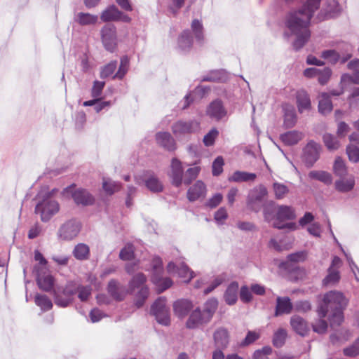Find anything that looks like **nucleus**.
I'll return each mask as SVG.
<instances>
[{
    "mask_svg": "<svg viewBox=\"0 0 359 359\" xmlns=\"http://www.w3.org/2000/svg\"><path fill=\"white\" fill-rule=\"evenodd\" d=\"M347 305V299L338 291H330L323 295L317 313L318 317L327 316L330 327L334 328L344 321V310Z\"/></svg>",
    "mask_w": 359,
    "mask_h": 359,
    "instance_id": "nucleus-2",
    "label": "nucleus"
},
{
    "mask_svg": "<svg viewBox=\"0 0 359 359\" xmlns=\"http://www.w3.org/2000/svg\"><path fill=\"white\" fill-rule=\"evenodd\" d=\"M321 0H305L301 8L290 12L286 19V26L296 36L293 43L295 50L302 48L310 38V20L319 8Z\"/></svg>",
    "mask_w": 359,
    "mask_h": 359,
    "instance_id": "nucleus-1",
    "label": "nucleus"
},
{
    "mask_svg": "<svg viewBox=\"0 0 359 359\" xmlns=\"http://www.w3.org/2000/svg\"><path fill=\"white\" fill-rule=\"evenodd\" d=\"M325 317H319L312 323L313 330L318 334H324L327 332L328 325L325 320Z\"/></svg>",
    "mask_w": 359,
    "mask_h": 359,
    "instance_id": "nucleus-46",
    "label": "nucleus"
},
{
    "mask_svg": "<svg viewBox=\"0 0 359 359\" xmlns=\"http://www.w3.org/2000/svg\"><path fill=\"white\" fill-rule=\"evenodd\" d=\"M226 74L222 70H215L203 78L204 81H224L226 80Z\"/></svg>",
    "mask_w": 359,
    "mask_h": 359,
    "instance_id": "nucleus-45",
    "label": "nucleus"
},
{
    "mask_svg": "<svg viewBox=\"0 0 359 359\" xmlns=\"http://www.w3.org/2000/svg\"><path fill=\"white\" fill-rule=\"evenodd\" d=\"M280 137L285 144L294 145L297 144L303 138V135L300 132L292 130L282 134Z\"/></svg>",
    "mask_w": 359,
    "mask_h": 359,
    "instance_id": "nucleus-30",
    "label": "nucleus"
},
{
    "mask_svg": "<svg viewBox=\"0 0 359 359\" xmlns=\"http://www.w3.org/2000/svg\"><path fill=\"white\" fill-rule=\"evenodd\" d=\"M134 257V247L131 244L126 245L120 252L119 257L122 260H130Z\"/></svg>",
    "mask_w": 359,
    "mask_h": 359,
    "instance_id": "nucleus-54",
    "label": "nucleus"
},
{
    "mask_svg": "<svg viewBox=\"0 0 359 359\" xmlns=\"http://www.w3.org/2000/svg\"><path fill=\"white\" fill-rule=\"evenodd\" d=\"M296 215L294 209L289 205H278L276 209L275 222L273 226L278 229H289L294 230L296 224L293 222L283 223L285 221L292 220L295 219Z\"/></svg>",
    "mask_w": 359,
    "mask_h": 359,
    "instance_id": "nucleus-4",
    "label": "nucleus"
},
{
    "mask_svg": "<svg viewBox=\"0 0 359 359\" xmlns=\"http://www.w3.org/2000/svg\"><path fill=\"white\" fill-rule=\"evenodd\" d=\"M135 181L138 185L144 184L153 193H160L163 190V184L157 175L151 171H145L135 176Z\"/></svg>",
    "mask_w": 359,
    "mask_h": 359,
    "instance_id": "nucleus-5",
    "label": "nucleus"
},
{
    "mask_svg": "<svg viewBox=\"0 0 359 359\" xmlns=\"http://www.w3.org/2000/svg\"><path fill=\"white\" fill-rule=\"evenodd\" d=\"M333 172L335 175L339 177H345L347 175L348 170L346 163L339 156H337L335 158L333 165Z\"/></svg>",
    "mask_w": 359,
    "mask_h": 359,
    "instance_id": "nucleus-40",
    "label": "nucleus"
},
{
    "mask_svg": "<svg viewBox=\"0 0 359 359\" xmlns=\"http://www.w3.org/2000/svg\"><path fill=\"white\" fill-rule=\"evenodd\" d=\"M224 159L222 156H218L212 163V175L214 176L219 175L223 171Z\"/></svg>",
    "mask_w": 359,
    "mask_h": 359,
    "instance_id": "nucleus-55",
    "label": "nucleus"
},
{
    "mask_svg": "<svg viewBox=\"0 0 359 359\" xmlns=\"http://www.w3.org/2000/svg\"><path fill=\"white\" fill-rule=\"evenodd\" d=\"M323 139L325 145L330 151L337 150L340 147V143L337 137L330 133L325 134Z\"/></svg>",
    "mask_w": 359,
    "mask_h": 359,
    "instance_id": "nucleus-43",
    "label": "nucleus"
},
{
    "mask_svg": "<svg viewBox=\"0 0 359 359\" xmlns=\"http://www.w3.org/2000/svg\"><path fill=\"white\" fill-rule=\"evenodd\" d=\"M218 306V302L215 299H208L204 304L203 314L205 315V318L208 319L210 321L212 319L215 312L216 311Z\"/></svg>",
    "mask_w": 359,
    "mask_h": 359,
    "instance_id": "nucleus-39",
    "label": "nucleus"
},
{
    "mask_svg": "<svg viewBox=\"0 0 359 359\" xmlns=\"http://www.w3.org/2000/svg\"><path fill=\"white\" fill-rule=\"evenodd\" d=\"M198 127L196 122L194 121H182L176 122L172 127V132L175 135H181L183 134L190 133L196 130Z\"/></svg>",
    "mask_w": 359,
    "mask_h": 359,
    "instance_id": "nucleus-16",
    "label": "nucleus"
},
{
    "mask_svg": "<svg viewBox=\"0 0 359 359\" xmlns=\"http://www.w3.org/2000/svg\"><path fill=\"white\" fill-rule=\"evenodd\" d=\"M102 43L107 50L114 51L116 46V29L114 25L108 24L101 29Z\"/></svg>",
    "mask_w": 359,
    "mask_h": 359,
    "instance_id": "nucleus-9",
    "label": "nucleus"
},
{
    "mask_svg": "<svg viewBox=\"0 0 359 359\" xmlns=\"http://www.w3.org/2000/svg\"><path fill=\"white\" fill-rule=\"evenodd\" d=\"M57 192V189H53L50 191H41L38 198L41 201L36 204L35 212L39 214L41 219L46 222L55 215L60 210L59 203L52 199V196Z\"/></svg>",
    "mask_w": 359,
    "mask_h": 359,
    "instance_id": "nucleus-3",
    "label": "nucleus"
},
{
    "mask_svg": "<svg viewBox=\"0 0 359 359\" xmlns=\"http://www.w3.org/2000/svg\"><path fill=\"white\" fill-rule=\"evenodd\" d=\"M105 83L104 81H95L91 90V95L94 98H100L102 95V90L104 87Z\"/></svg>",
    "mask_w": 359,
    "mask_h": 359,
    "instance_id": "nucleus-57",
    "label": "nucleus"
},
{
    "mask_svg": "<svg viewBox=\"0 0 359 359\" xmlns=\"http://www.w3.org/2000/svg\"><path fill=\"white\" fill-rule=\"evenodd\" d=\"M205 193V185L202 181H197L187 191V198L189 201H195Z\"/></svg>",
    "mask_w": 359,
    "mask_h": 359,
    "instance_id": "nucleus-20",
    "label": "nucleus"
},
{
    "mask_svg": "<svg viewBox=\"0 0 359 359\" xmlns=\"http://www.w3.org/2000/svg\"><path fill=\"white\" fill-rule=\"evenodd\" d=\"M296 121V114L294 109L291 108L285 109L284 124L287 128L294 126Z\"/></svg>",
    "mask_w": 359,
    "mask_h": 359,
    "instance_id": "nucleus-49",
    "label": "nucleus"
},
{
    "mask_svg": "<svg viewBox=\"0 0 359 359\" xmlns=\"http://www.w3.org/2000/svg\"><path fill=\"white\" fill-rule=\"evenodd\" d=\"M191 30L194 32L196 40L199 43L203 41V25L198 20H194L191 22Z\"/></svg>",
    "mask_w": 359,
    "mask_h": 359,
    "instance_id": "nucleus-48",
    "label": "nucleus"
},
{
    "mask_svg": "<svg viewBox=\"0 0 359 359\" xmlns=\"http://www.w3.org/2000/svg\"><path fill=\"white\" fill-rule=\"evenodd\" d=\"M311 180H316L324 183L326 185L331 184L332 182V175L324 170H311L308 174Z\"/></svg>",
    "mask_w": 359,
    "mask_h": 359,
    "instance_id": "nucleus-29",
    "label": "nucleus"
},
{
    "mask_svg": "<svg viewBox=\"0 0 359 359\" xmlns=\"http://www.w3.org/2000/svg\"><path fill=\"white\" fill-rule=\"evenodd\" d=\"M102 188L106 194L111 195L121 189V184L110 179H103Z\"/></svg>",
    "mask_w": 359,
    "mask_h": 359,
    "instance_id": "nucleus-42",
    "label": "nucleus"
},
{
    "mask_svg": "<svg viewBox=\"0 0 359 359\" xmlns=\"http://www.w3.org/2000/svg\"><path fill=\"white\" fill-rule=\"evenodd\" d=\"M256 174L244 172L236 171L232 175L229 177V181L234 182L254 181L256 179Z\"/></svg>",
    "mask_w": 359,
    "mask_h": 359,
    "instance_id": "nucleus-35",
    "label": "nucleus"
},
{
    "mask_svg": "<svg viewBox=\"0 0 359 359\" xmlns=\"http://www.w3.org/2000/svg\"><path fill=\"white\" fill-rule=\"evenodd\" d=\"M350 81L355 84H359V70H355L352 76L348 74H344L341 76V82L342 83Z\"/></svg>",
    "mask_w": 359,
    "mask_h": 359,
    "instance_id": "nucleus-64",
    "label": "nucleus"
},
{
    "mask_svg": "<svg viewBox=\"0 0 359 359\" xmlns=\"http://www.w3.org/2000/svg\"><path fill=\"white\" fill-rule=\"evenodd\" d=\"M321 56L331 63H336L339 59V53L334 50H324Z\"/></svg>",
    "mask_w": 359,
    "mask_h": 359,
    "instance_id": "nucleus-56",
    "label": "nucleus"
},
{
    "mask_svg": "<svg viewBox=\"0 0 359 359\" xmlns=\"http://www.w3.org/2000/svg\"><path fill=\"white\" fill-rule=\"evenodd\" d=\"M97 20V15L86 13H79L75 18V20L83 26L95 25Z\"/></svg>",
    "mask_w": 359,
    "mask_h": 359,
    "instance_id": "nucleus-37",
    "label": "nucleus"
},
{
    "mask_svg": "<svg viewBox=\"0 0 359 359\" xmlns=\"http://www.w3.org/2000/svg\"><path fill=\"white\" fill-rule=\"evenodd\" d=\"M259 338V334L255 331H249L247 333L245 338L241 341V346H247Z\"/></svg>",
    "mask_w": 359,
    "mask_h": 359,
    "instance_id": "nucleus-59",
    "label": "nucleus"
},
{
    "mask_svg": "<svg viewBox=\"0 0 359 359\" xmlns=\"http://www.w3.org/2000/svg\"><path fill=\"white\" fill-rule=\"evenodd\" d=\"M238 284L236 282L231 283L227 287L224 299L226 302L229 305L234 304L238 299Z\"/></svg>",
    "mask_w": 359,
    "mask_h": 359,
    "instance_id": "nucleus-33",
    "label": "nucleus"
},
{
    "mask_svg": "<svg viewBox=\"0 0 359 359\" xmlns=\"http://www.w3.org/2000/svg\"><path fill=\"white\" fill-rule=\"evenodd\" d=\"M72 254L78 260H87L90 257V248L85 243H79L74 247Z\"/></svg>",
    "mask_w": 359,
    "mask_h": 359,
    "instance_id": "nucleus-34",
    "label": "nucleus"
},
{
    "mask_svg": "<svg viewBox=\"0 0 359 359\" xmlns=\"http://www.w3.org/2000/svg\"><path fill=\"white\" fill-rule=\"evenodd\" d=\"M214 340L216 346L221 348L227 347L229 342V335L226 329L218 328L214 333Z\"/></svg>",
    "mask_w": 359,
    "mask_h": 359,
    "instance_id": "nucleus-24",
    "label": "nucleus"
},
{
    "mask_svg": "<svg viewBox=\"0 0 359 359\" xmlns=\"http://www.w3.org/2000/svg\"><path fill=\"white\" fill-rule=\"evenodd\" d=\"M206 113L211 118L217 121L222 119L226 114L222 102L219 100H214L209 104Z\"/></svg>",
    "mask_w": 359,
    "mask_h": 359,
    "instance_id": "nucleus-14",
    "label": "nucleus"
},
{
    "mask_svg": "<svg viewBox=\"0 0 359 359\" xmlns=\"http://www.w3.org/2000/svg\"><path fill=\"white\" fill-rule=\"evenodd\" d=\"M34 271L36 274V281L40 289L49 292L54 285V278L50 274H44L43 271H41L38 266H35Z\"/></svg>",
    "mask_w": 359,
    "mask_h": 359,
    "instance_id": "nucleus-12",
    "label": "nucleus"
},
{
    "mask_svg": "<svg viewBox=\"0 0 359 359\" xmlns=\"http://www.w3.org/2000/svg\"><path fill=\"white\" fill-rule=\"evenodd\" d=\"M108 292L110 295L118 301L123 299L125 292L121 287L120 284L115 280H111L108 284Z\"/></svg>",
    "mask_w": 359,
    "mask_h": 359,
    "instance_id": "nucleus-31",
    "label": "nucleus"
},
{
    "mask_svg": "<svg viewBox=\"0 0 359 359\" xmlns=\"http://www.w3.org/2000/svg\"><path fill=\"white\" fill-rule=\"evenodd\" d=\"M81 230V224L76 220L65 222L59 229L58 236L63 240L70 241L76 237Z\"/></svg>",
    "mask_w": 359,
    "mask_h": 359,
    "instance_id": "nucleus-10",
    "label": "nucleus"
},
{
    "mask_svg": "<svg viewBox=\"0 0 359 359\" xmlns=\"http://www.w3.org/2000/svg\"><path fill=\"white\" fill-rule=\"evenodd\" d=\"M335 189L337 191L342 193L351 191L355 186V177L350 175L345 178L344 177H340L334 183Z\"/></svg>",
    "mask_w": 359,
    "mask_h": 359,
    "instance_id": "nucleus-21",
    "label": "nucleus"
},
{
    "mask_svg": "<svg viewBox=\"0 0 359 359\" xmlns=\"http://www.w3.org/2000/svg\"><path fill=\"white\" fill-rule=\"evenodd\" d=\"M167 269L169 273H176L180 277L184 278L185 283H189L193 278V271H190L184 262H180L177 266L173 262H170Z\"/></svg>",
    "mask_w": 359,
    "mask_h": 359,
    "instance_id": "nucleus-13",
    "label": "nucleus"
},
{
    "mask_svg": "<svg viewBox=\"0 0 359 359\" xmlns=\"http://www.w3.org/2000/svg\"><path fill=\"white\" fill-rule=\"evenodd\" d=\"M287 336L286 331L284 329H279L275 334L273 339V345L276 347H281Z\"/></svg>",
    "mask_w": 359,
    "mask_h": 359,
    "instance_id": "nucleus-52",
    "label": "nucleus"
},
{
    "mask_svg": "<svg viewBox=\"0 0 359 359\" xmlns=\"http://www.w3.org/2000/svg\"><path fill=\"white\" fill-rule=\"evenodd\" d=\"M271 351V348L269 346H265L262 349L257 350L253 354V359H269L268 355Z\"/></svg>",
    "mask_w": 359,
    "mask_h": 359,
    "instance_id": "nucleus-63",
    "label": "nucleus"
},
{
    "mask_svg": "<svg viewBox=\"0 0 359 359\" xmlns=\"http://www.w3.org/2000/svg\"><path fill=\"white\" fill-rule=\"evenodd\" d=\"M121 16V11L115 6H110L101 14V20L103 22L118 21Z\"/></svg>",
    "mask_w": 359,
    "mask_h": 359,
    "instance_id": "nucleus-32",
    "label": "nucleus"
},
{
    "mask_svg": "<svg viewBox=\"0 0 359 359\" xmlns=\"http://www.w3.org/2000/svg\"><path fill=\"white\" fill-rule=\"evenodd\" d=\"M151 313L155 316L157 322L163 325L170 324L169 309L166 306V299L159 297L151 306Z\"/></svg>",
    "mask_w": 359,
    "mask_h": 359,
    "instance_id": "nucleus-7",
    "label": "nucleus"
},
{
    "mask_svg": "<svg viewBox=\"0 0 359 359\" xmlns=\"http://www.w3.org/2000/svg\"><path fill=\"white\" fill-rule=\"evenodd\" d=\"M192 38L189 30L184 31L178 39L179 48L183 50H189L192 46Z\"/></svg>",
    "mask_w": 359,
    "mask_h": 359,
    "instance_id": "nucleus-38",
    "label": "nucleus"
},
{
    "mask_svg": "<svg viewBox=\"0 0 359 359\" xmlns=\"http://www.w3.org/2000/svg\"><path fill=\"white\" fill-rule=\"evenodd\" d=\"M290 324L293 330L302 336L306 335L309 331L306 321L299 316L294 315L292 316Z\"/></svg>",
    "mask_w": 359,
    "mask_h": 359,
    "instance_id": "nucleus-22",
    "label": "nucleus"
},
{
    "mask_svg": "<svg viewBox=\"0 0 359 359\" xmlns=\"http://www.w3.org/2000/svg\"><path fill=\"white\" fill-rule=\"evenodd\" d=\"M72 197L76 203L84 205H90L94 201V198L92 195H90L86 190L82 189L76 190L74 192Z\"/></svg>",
    "mask_w": 359,
    "mask_h": 359,
    "instance_id": "nucleus-26",
    "label": "nucleus"
},
{
    "mask_svg": "<svg viewBox=\"0 0 359 359\" xmlns=\"http://www.w3.org/2000/svg\"><path fill=\"white\" fill-rule=\"evenodd\" d=\"M344 354L348 357H355L359 355V338L353 345L344 349Z\"/></svg>",
    "mask_w": 359,
    "mask_h": 359,
    "instance_id": "nucleus-58",
    "label": "nucleus"
},
{
    "mask_svg": "<svg viewBox=\"0 0 359 359\" xmlns=\"http://www.w3.org/2000/svg\"><path fill=\"white\" fill-rule=\"evenodd\" d=\"M201 168L199 166L189 168L184 175L183 183L186 185L190 184L198 177Z\"/></svg>",
    "mask_w": 359,
    "mask_h": 359,
    "instance_id": "nucleus-44",
    "label": "nucleus"
},
{
    "mask_svg": "<svg viewBox=\"0 0 359 359\" xmlns=\"http://www.w3.org/2000/svg\"><path fill=\"white\" fill-rule=\"evenodd\" d=\"M156 141L158 144L169 151L175 149V142L171 135L167 132H161L156 134Z\"/></svg>",
    "mask_w": 359,
    "mask_h": 359,
    "instance_id": "nucleus-23",
    "label": "nucleus"
},
{
    "mask_svg": "<svg viewBox=\"0 0 359 359\" xmlns=\"http://www.w3.org/2000/svg\"><path fill=\"white\" fill-rule=\"evenodd\" d=\"M225 280H226V275L221 274V275L217 276L214 279V280L212 281L211 285L205 289L204 293L208 294V293L211 292L215 288H216L217 286L221 285Z\"/></svg>",
    "mask_w": 359,
    "mask_h": 359,
    "instance_id": "nucleus-60",
    "label": "nucleus"
},
{
    "mask_svg": "<svg viewBox=\"0 0 359 359\" xmlns=\"http://www.w3.org/2000/svg\"><path fill=\"white\" fill-rule=\"evenodd\" d=\"M218 131L216 129H212L208 134L204 136L203 143L205 146H212L216 137L218 136Z\"/></svg>",
    "mask_w": 359,
    "mask_h": 359,
    "instance_id": "nucleus-62",
    "label": "nucleus"
},
{
    "mask_svg": "<svg viewBox=\"0 0 359 359\" xmlns=\"http://www.w3.org/2000/svg\"><path fill=\"white\" fill-rule=\"evenodd\" d=\"M346 154L351 161L353 163L359 162V144L348 145L346 148Z\"/></svg>",
    "mask_w": 359,
    "mask_h": 359,
    "instance_id": "nucleus-50",
    "label": "nucleus"
},
{
    "mask_svg": "<svg viewBox=\"0 0 359 359\" xmlns=\"http://www.w3.org/2000/svg\"><path fill=\"white\" fill-rule=\"evenodd\" d=\"M193 305L191 302L187 299H180L175 302L173 309L175 314L180 318H183L192 309Z\"/></svg>",
    "mask_w": 359,
    "mask_h": 359,
    "instance_id": "nucleus-25",
    "label": "nucleus"
},
{
    "mask_svg": "<svg viewBox=\"0 0 359 359\" xmlns=\"http://www.w3.org/2000/svg\"><path fill=\"white\" fill-rule=\"evenodd\" d=\"M340 278L339 271L336 269L329 268L328 274L323 279L325 285H333L339 281Z\"/></svg>",
    "mask_w": 359,
    "mask_h": 359,
    "instance_id": "nucleus-47",
    "label": "nucleus"
},
{
    "mask_svg": "<svg viewBox=\"0 0 359 359\" xmlns=\"http://www.w3.org/2000/svg\"><path fill=\"white\" fill-rule=\"evenodd\" d=\"M162 261L159 257H155L153 259V275L151 276L152 283L156 286L158 292H163L169 288L172 281L169 278H163Z\"/></svg>",
    "mask_w": 359,
    "mask_h": 359,
    "instance_id": "nucleus-6",
    "label": "nucleus"
},
{
    "mask_svg": "<svg viewBox=\"0 0 359 359\" xmlns=\"http://www.w3.org/2000/svg\"><path fill=\"white\" fill-rule=\"evenodd\" d=\"M129 66V59L127 56H124L121 59V65L118 72L115 74L114 78H118L121 79L126 72H128Z\"/></svg>",
    "mask_w": 359,
    "mask_h": 359,
    "instance_id": "nucleus-53",
    "label": "nucleus"
},
{
    "mask_svg": "<svg viewBox=\"0 0 359 359\" xmlns=\"http://www.w3.org/2000/svg\"><path fill=\"white\" fill-rule=\"evenodd\" d=\"M62 289L65 298H62V295L60 294V288H57V290H54L55 303L56 305L60 307H66L71 302L72 296L74 294V291L67 286L65 288Z\"/></svg>",
    "mask_w": 359,
    "mask_h": 359,
    "instance_id": "nucleus-17",
    "label": "nucleus"
},
{
    "mask_svg": "<svg viewBox=\"0 0 359 359\" xmlns=\"http://www.w3.org/2000/svg\"><path fill=\"white\" fill-rule=\"evenodd\" d=\"M323 11L325 15L323 17L321 15L319 16L320 20L337 16L341 13L342 8L336 0H327Z\"/></svg>",
    "mask_w": 359,
    "mask_h": 359,
    "instance_id": "nucleus-18",
    "label": "nucleus"
},
{
    "mask_svg": "<svg viewBox=\"0 0 359 359\" xmlns=\"http://www.w3.org/2000/svg\"><path fill=\"white\" fill-rule=\"evenodd\" d=\"M275 196L277 199L283 198L289 191V189L283 184L275 182L273 184Z\"/></svg>",
    "mask_w": 359,
    "mask_h": 359,
    "instance_id": "nucleus-51",
    "label": "nucleus"
},
{
    "mask_svg": "<svg viewBox=\"0 0 359 359\" xmlns=\"http://www.w3.org/2000/svg\"><path fill=\"white\" fill-rule=\"evenodd\" d=\"M332 110V104L330 95L327 93H322L319 95L318 111L322 114H327Z\"/></svg>",
    "mask_w": 359,
    "mask_h": 359,
    "instance_id": "nucleus-28",
    "label": "nucleus"
},
{
    "mask_svg": "<svg viewBox=\"0 0 359 359\" xmlns=\"http://www.w3.org/2000/svg\"><path fill=\"white\" fill-rule=\"evenodd\" d=\"M205 317L203 312L200 309H195L187 321V327L190 329H194L210 322Z\"/></svg>",
    "mask_w": 359,
    "mask_h": 359,
    "instance_id": "nucleus-15",
    "label": "nucleus"
},
{
    "mask_svg": "<svg viewBox=\"0 0 359 359\" xmlns=\"http://www.w3.org/2000/svg\"><path fill=\"white\" fill-rule=\"evenodd\" d=\"M169 176L171 178L172 184L175 187H180L182 184L184 170L182 162L176 158H173L171 161Z\"/></svg>",
    "mask_w": 359,
    "mask_h": 359,
    "instance_id": "nucleus-11",
    "label": "nucleus"
},
{
    "mask_svg": "<svg viewBox=\"0 0 359 359\" xmlns=\"http://www.w3.org/2000/svg\"><path fill=\"white\" fill-rule=\"evenodd\" d=\"M321 146L314 141H310L304 149L303 158L307 167H312L319 159Z\"/></svg>",
    "mask_w": 359,
    "mask_h": 359,
    "instance_id": "nucleus-8",
    "label": "nucleus"
},
{
    "mask_svg": "<svg viewBox=\"0 0 359 359\" xmlns=\"http://www.w3.org/2000/svg\"><path fill=\"white\" fill-rule=\"evenodd\" d=\"M34 302L43 311L50 310L53 307L51 300L46 295L37 294L35 296Z\"/></svg>",
    "mask_w": 359,
    "mask_h": 359,
    "instance_id": "nucleus-41",
    "label": "nucleus"
},
{
    "mask_svg": "<svg viewBox=\"0 0 359 359\" xmlns=\"http://www.w3.org/2000/svg\"><path fill=\"white\" fill-rule=\"evenodd\" d=\"M147 281L146 276L142 273L135 274L129 282V290L134 292L135 290H141L143 287H147L145 283Z\"/></svg>",
    "mask_w": 359,
    "mask_h": 359,
    "instance_id": "nucleus-36",
    "label": "nucleus"
},
{
    "mask_svg": "<svg viewBox=\"0 0 359 359\" xmlns=\"http://www.w3.org/2000/svg\"><path fill=\"white\" fill-rule=\"evenodd\" d=\"M116 62L114 61L104 66L101 71L100 76L102 78H107L111 75L116 69Z\"/></svg>",
    "mask_w": 359,
    "mask_h": 359,
    "instance_id": "nucleus-61",
    "label": "nucleus"
},
{
    "mask_svg": "<svg viewBox=\"0 0 359 359\" xmlns=\"http://www.w3.org/2000/svg\"><path fill=\"white\" fill-rule=\"evenodd\" d=\"M293 306L289 297H278L276 299V306L275 316H278L282 314H289L292 310Z\"/></svg>",
    "mask_w": 359,
    "mask_h": 359,
    "instance_id": "nucleus-19",
    "label": "nucleus"
},
{
    "mask_svg": "<svg viewBox=\"0 0 359 359\" xmlns=\"http://www.w3.org/2000/svg\"><path fill=\"white\" fill-rule=\"evenodd\" d=\"M298 110L302 113L304 111L309 110L311 107V100L308 93L304 90H298L296 95Z\"/></svg>",
    "mask_w": 359,
    "mask_h": 359,
    "instance_id": "nucleus-27",
    "label": "nucleus"
}]
</instances>
